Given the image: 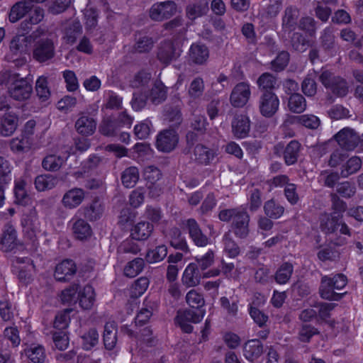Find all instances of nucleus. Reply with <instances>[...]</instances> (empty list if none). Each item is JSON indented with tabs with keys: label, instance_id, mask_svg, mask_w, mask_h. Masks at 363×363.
I'll return each mask as SVG.
<instances>
[{
	"label": "nucleus",
	"instance_id": "obj_1",
	"mask_svg": "<svg viewBox=\"0 0 363 363\" xmlns=\"http://www.w3.org/2000/svg\"><path fill=\"white\" fill-rule=\"evenodd\" d=\"M60 297L64 303L72 305L78 302L82 308L89 310L94 306L95 291L90 285H72L63 290Z\"/></svg>",
	"mask_w": 363,
	"mask_h": 363
},
{
	"label": "nucleus",
	"instance_id": "obj_2",
	"mask_svg": "<svg viewBox=\"0 0 363 363\" xmlns=\"http://www.w3.org/2000/svg\"><path fill=\"white\" fill-rule=\"evenodd\" d=\"M223 221L233 220V228L235 235L240 238L245 237L248 233L249 216L240 209L223 210L219 213Z\"/></svg>",
	"mask_w": 363,
	"mask_h": 363
},
{
	"label": "nucleus",
	"instance_id": "obj_3",
	"mask_svg": "<svg viewBox=\"0 0 363 363\" xmlns=\"http://www.w3.org/2000/svg\"><path fill=\"white\" fill-rule=\"evenodd\" d=\"M35 45L33 57L38 62H45L53 57L55 47L52 41L44 35V30L39 29L33 33Z\"/></svg>",
	"mask_w": 363,
	"mask_h": 363
},
{
	"label": "nucleus",
	"instance_id": "obj_4",
	"mask_svg": "<svg viewBox=\"0 0 363 363\" xmlns=\"http://www.w3.org/2000/svg\"><path fill=\"white\" fill-rule=\"evenodd\" d=\"M219 274L220 270L218 269H213L201 273L197 264L191 262L184 269L181 281L186 288L195 287L200 284L202 279L216 277Z\"/></svg>",
	"mask_w": 363,
	"mask_h": 363
},
{
	"label": "nucleus",
	"instance_id": "obj_5",
	"mask_svg": "<svg viewBox=\"0 0 363 363\" xmlns=\"http://www.w3.org/2000/svg\"><path fill=\"white\" fill-rule=\"evenodd\" d=\"M296 13L292 9H286L283 18V28L284 32L288 33V36L291 38L292 47L298 52H303L309 46V41L298 33H294L292 35L291 33V27L295 23Z\"/></svg>",
	"mask_w": 363,
	"mask_h": 363
},
{
	"label": "nucleus",
	"instance_id": "obj_6",
	"mask_svg": "<svg viewBox=\"0 0 363 363\" xmlns=\"http://www.w3.org/2000/svg\"><path fill=\"white\" fill-rule=\"evenodd\" d=\"M206 314L205 309L188 308L179 311L176 318L177 323L185 333H191L193 330L191 323L201 322Z\"/></svg>",
	"mask_w": 363,
	"mask_h": 363
},
{
	"label": "nucleus",
	"instance_id": "obj_7",
	"mask_svg": "<svg viewBox=\"0 0 363 363\" xmlns=\"http://www.w3.org/2000/svg\"><path fill=\"white\" fill-rule=\"evenodd\" d=\"M24 236L32 242L45 235V232L35 213L22 219Z\"/></svg>",
	"mask_w": 363,
	"mask_h": 363
},
{
	"label": "nucleus",
	"instance_id": "obj_8",
	"mask_svg": "<svg viewBox=\"0 0 363 363\" xmlns=\"http://www.w3.org/2000/svg\"><path fill=\"white\" fill-rule=\"evenodd\" d=\"M10 82L9 93L11 97L16 100L29 98L33 89L29 82L16 74H11Z\"/></svg>",
	"mask_w": 363,
	"mask_h": 363
},
{
	"label": "nucleus",
	"instance_id": "obj_9",
	"mask_svg": "<svg viewBox=\"0 0 363 363\" xmlns=\"http://www.w3.org/2000/svg\"><path fill=\"white\" fill-rule=\"evenodd\" d=\"M320 79L323 84L339 96H344L348 93L349 87L343 79L335 77L328 71L322 72Z\"/></svg>",
	"mask_w": 363,
	"mask_h": 363
},
{
	"label": "nucleus",
	"instance_id": "obj_10",
	"mask_svg": "<svg viewBox=\"0 0 363 363\" xmlns=\"http://www.w3.org/2000/svg\"><path fill=\"white\" fill-rule=\"evenodd\" d=\"M30 39L31 36H16L11 42L10 50L6 57L7 60L11 62L17 61L23 53L27 52L29 50Z\"/></svg>",
	"mask_w": 363,
	"mask_h": 363
},
{
	"label": "nucleus",
	"instance_id": "obj_11",
	"mask_svg": "<svg viewBox=\"0 0 363 363\" xmlns=\"http://www.w3.org/2000/svg\"><path fill=\"white\" fill-rule=\"evenodd\" d=\"M279 107V99L274 93L267 91L260 96L259 108L260 113L264 117H272L278 111Z\"/></svg>",
	"mask_w": 363,
	"mask_h": 363
},
{
	"label": "nucleus",
	"instance_id": "obj_12",
	"mask_svg": "<svg viewBox=\"0 0 363 363\" xmlns=\"http://www.w3.org/2000/svg\"><path fill=\"white\" fill-rule=\"evenodd\" d=\"M177 11V6L173 1L157 3L151 7L150 16L154 21H162L173 16Z\"/></svg>",
	"mask_w": 363,
	"mask_h": 363
},
{
	"label": "nucleus",
	"instance_id": "obj_13",
	"mask_svg": "<svg viewBox=\"0 0 363 363\" xmlns=\"http://www.w3.org/2000/svg\"><path fill=\"white\" fill-rule=\"evenodd\" d=\"M13 267L15 274L26 283L29 281L35 272V266L33 262L25 257L16 258L13 262Z\"/></svg>",
	"mask_w": 363,
	"mask_h": 363
},
{
	"label": "nucleus",
	"instance_id": "obj_14",
	"mask_svg": "<svg viewBox=\"0 0 363 363\" xmlns=\"http://www.w3.org/2000/svg\"><path fill=\"white\" fill-rule=\"evenodd\" d=\"M69 148L64 147L54 154H50L43 161V167L48 171H56L60 168L70 153Z\"/></svg>",
	"mask_w": 363,
	"mask_h": 363
},
{
	"label": "nucleus",
	"instance_id": "obj_15",
	"mask_svg": "<svg viewBox=\"0 0 363 363\" xmlns=\"http://www.w3.org/2000/svg\"><path fill=\"white\" fill-rule=\"evenodd\" d=\"M250 86L248 83L238 84L233 89L230 95V103L235 107H243L250 99Z\"/></svg>",
	"mask_w": 363,
	"mask_h": 363
},
{
	"label": "nucleus",
	"instance_id": "obj_16",
	"mask_svg": "<svg viewBox=\"0 0 363 363\" xmlns=\"http://www.w3.org/2000/svg\"><path fill=\"white\" fill-rule=\"evenodd\" d=\"M20 245L17 233L12 225H6L0 238V249L6 252H12Z\"/></svg>",
	"mask_w": 363,
	"mask_h": 363
},
{
	"label": "nucleus",
	"instance_id": "obj_17",
	"mask_svg": "<svg viewBox=\"0 0 363 363\" xmlns=\"http://www.w3.org/2000/svg\"><path fill=\"white\" fill-rule=\"evenodd\" d=\"M178 143V136L173 130H164L159 134L157 147L160 151L169 152L173 150Z\"/></svg>",
	"mask_w": 363,
	"mask_h": 363
},
{
	"label": "nucleus",
	"instance_id": "obj_18",
	"mask_svg": "<svg viewBox=\"0 0 363 363\" xmlns=\"http://www.w3.org/2000/svg\"><path fill=\"white\" fill-rule=\"evenodd\" d=\"M11 150L16 154H24L36 149L33 138L28 135L13 138L10 142Z\"/></svg>",
	"mask_w": 363,
	"mask_h": 363
},
{
	"label": "nucleus",
	"instance_id": "obj_19",
	"mask_svg": "<svg viewBox=\"0 0 363 363\" xmlns=\"http://www.w3.org/2000/svg\"><path fill=\"white\" fill-rule=\"evenodd\" d=\"M335 140L340 147L347 150L354 149L359 140L354 130L347 128L339 131L335 135Z\"/></svg>",
	"mask_w": 363,
	"mask_h": 363
},
{
	"label": "nucleus",
	"instance_id": "obj_20",
	"mask_svg": "<svg viewBox=\"0 0 363 363\" xmlns=\"http://www.w3.org/2000/svg\"><path fill=\"white\" fill-rule=\"evenodd\" d=\"M209 57V50L208 48L201 43H194L191 45L189 50V61L196 65L205 64Z\"/></svg>",
	"mask_w": 363,
	"mask_h": 363
},
{
	"label": "nucleus",
	"instance_id": "obj_21",
	"mask_svg": "<svg viewBox=\"0 0 363 363\" xmlns=\"http://www.w3.org/2000/svg\"><path fill=\"white\" fill-rule=\"evenodd\" d=\"M85 198V192L79 188H74L67 191L62 197L63 206L69 209L79 206Z\"/></svg>",
	"mask_w": 363,
	"mask_h": 363
},
{
	"label": "nucleus",
	"instance_id": "obj_22",
	"mask_svg": "<svg viewBox=\"0 0 363 363\" xmlns=\"http://www.w3.org/2000/svg\"><path fill=\"white\" fill-rule=\"evenodd\" d=\"M75 263L71 259H65L56 266L55 277L59 281H66L71 279L76 273Z\"/></svg>",
	"mask_w": 363,
	"mask_h": 363
},
{
	"label": "nucleus",
	"instance_id": "obj_23",
	"mask_svg": "<svg viewBox=\"0 0 363 363\" xmlns=\"http://www.w3.org/2000/svg\"><path fill=\"white\" fill-rule=\"evenodd\" d=\"M250 128V121L246 115L237 116L233 123L232 129L234 135L238 138H244L247 136Z\"/></svg>",
	"mask_w": 363,
	"mask_h": 363
},
{
	"label": "nucleus",
	"instance_id": "obj_24",
	"mask_svg": "<svg viewBox=\"0 0 363 363\" xmlns=\"http://www.w3.org/2000/svg\"><path fill=\"white\" fill-rule=\"evenodd\" d=\"M21 356L26 357L30 363H43L45 359L43 347L32 344L23 349Z\"/></svg>",
	"mask_w": 363,
	"mask_h": 363
},
{
	"label": "nucleus",
	"instance_id": "obj_25",
	"mask_svg": "<svg viewBox=\"0 0 363 363\" xmlns=\"http://www.w3.org/2000/svg\"><path fill=\"white\" fill-rule=\"evenodd\" d=\"M262 345L258 340H250L245 344L243 353L245 358L256 363L262 354Z\"/></svg>",
	"mask_w": 363,
	"mask_h": 363
},
{
	"label": "nucleus",
	"instance_id": "obj_26",
	"mask_svg": "<svg viewBox=\"0 0 363 363\" xmlns=\"http://www.w3.org/2000/svg\"><path fill=\"white\" fill-rule=\"evenodd\" d=\"M181 50L176 48L171 42L163 44L158 52V58L164 64H169L172 60L178 57Z\"/></svg>",
	"mask_w": 363,
	"mask_h": 363
},
{
	"label": "nucleus",
	"instance_id": "obj_27",
	"mask_svg": "<svg viewBox=\"0 0 363 363\" xmlns=\"http://www.w3.org/2000/svg\"><path fill=\"white\" fill-rule=\"evenodd\" d=\"M186 227L189 230L190 237L197 246L204 247L209 243L208 238L202 233L197 223L194 220H188L186 221Z\"/></svg>",
	"mask_w": 363,
	"mask_h": 363
},
{
	"label": "nucleus",
	"instance_id": "obj_28",
	"mask_svg": "<svg viewBox=\"0 0 363 363\" xmlns=\"http://www.w3.org/2000/svg\"><path fill=\"white\" fill-rule=\"evenodd\" d=\"M71 223H72V233L76 238L85 240L91 236V227L84 220L73 218Z\"/></svg>",
	"mask_w": 363,
	"mask_h": 363
},
{
	"label": "nucleus",
	"instance_id": "obj_29",
	"mask_svg": "<svg viewBox=\"0 0 363 363\" xmlns=\"http://www.w3.org/2000/svg\"><path fill=\"white\" fill-rule=\"evenodd\" d=\"M75 127L79 134L90 135L94 133L96 124L92 118L87 116H82L76 121Z\"/></svg>",
	"mask_w": 363,
	"mask_h": 363
},
{
	"label": "nucleus",
	"instance_id": "obj_30",
	"mask_svg": "<svg viewBox=\"0 0 363 363\" xmlns=\"http://www.w3.org/2000/svg\"><path fill=\"white\" fill-rule=\"evenodd\" d=\"M26 186V182L23 178H19L15 181L14 195L16 202L23 206L28 205L30 201Z\"/></svg>",
	"mask_w": 363,
	"mask_h": 363
},
{
	"label": "nucleus",
	"instance_id": "obj_31",
	"mask_svg": "<svg viewBox=\"0 0 363 363\" xmlns=\"http://www.w3.org/2000/svg\"><path fill=\"white\" fill-rule=\"evenodd\" d=\"M340 219L339 212H334L333 214H323L320 216V227L325 233H330L336 231L337 220Z\"/></svg>",
	"mask_w": 363,
	"mask_h": 363
},
{
	"label": "nucleus",
	"instance_id": "obj_32",
	"mask_svg": "<svg viewBox=\"0 0 363 363\" xmlns=\"http://www.w3.org/2000/svg\"><path fill=\"white\" fill-rule=\"evenodd\" d=\"M153 228L147 222L142 221L137 223L131 230V236L138 240L147 239L152 232Z\"/></svg>",
	"mask_w": 363,
	"mask_h": 363
},
{
	"label": "nucleus",
	"instance_id": "obj_33",
	"mask_svg": "<svg viewBox=\"0 0 363 363\" xmlns=\"http://www.w3.org/2000/svg\"><path fill=\"white\" fill-rule=\"evenodd\" d=\"M334 290L335 289L332 286V281L330 277H323L320 288L321 297L328 300H339L341 298L342 294L336 293Z\"/></svg>",
	"mask_w": 363,
	"mask_h": 363
},
{
	"label": "nucleus",
	"instance_id": "obj_34",
	"mask_svg": "<svg viewBox=\"0 0 363 363\" xmlns=\"http://www.w3.org/2000/svg\"><path fill=\"white\" fill-rule=\"evenodd\" d=\"M18 118L15 115L6 113L3 117L1 125L0 133L3 136L11 135L17 128Z\"/></svg>",
	"mask_w": 363,
	"mask_h": 363
},
{
	"label": "nucleus",
	"instance_id": "obj_35",
	"mask_svg": "<svg viewBox=\"0 0 363 363\" xmlns=\"http://www.w3.org/2000/svg\"><path fill=\"white\" fill-rule=\"evenodd\" d=\"M288 108L294 113H302L306 108V101L301 94L295 93L289 98Z\"/></svg>",
	"mask_w": 363,
	"mask_h": 363
},
{
	"label": "nucleus",
	"instance_id": "obj_36",
	"mask_svg": "<svg viewBox=\"0 0 363 363\" xmlns=\"http://www.w3.org/2000/svg\"><path fill=\"white\" fill-rule=\"evenodd\" d=\"M196 160L201 164H207L213 160L216 152L203 145H197L194 150Z\"/></svg>",
	"mask_w": 363,
	"mask_h": 363
},
{
	"label": "nucleus",
	"instance_id": "obj_37",
	"mask_svg": "<svg viewBox=\"0 0 363 363\" xmlns=\"http://www.w3.org/2000/svg\"><path fill=\"white\" fill-rule=\"evenodd\" d=\"M56 178L50 174L40 175L35 179V188L39 191L51 189L56 185Z\"/></svg>",
	"mask_w": 363,
	"mask_h": 363
},
{
	"label": "nucleus",
	"instance_id": "obj_38",
	"mask_svg": "<svg viewBox=\"0 0 363 363\" xmlns=\"http://www.w3.org/2000/svg\"><path fill=\"white\" fill-rule=\"evenodd\" d=\"M208 2L207 0H200L197 4L187 7L186 14L191 19H194L207 13Z\"/></svg>",
	"mask_w": 363,
	"mask_h": 363
},
{
	"label": "nucleus",
	"instance_id": "obj_39",
	"mask_svg": "<svg viewBox=\"0 0 363 363\" xmlns=\"http://www.w3.org/2000/svg\"><path fill=\"white\" fill-rule=\"evenodd\" d=\"M82 32V26L79 21H74L69 24V27L65 28L63 37L65 43L72 44L75 42L77 36Z\"/></svg>",
	"mask_w": 363,
	"mask_h": 363
},
{
	"label": "nucleus",
	"instance_id": "obj_40",
	"mask_svg": "<svg viewBox=\"0 0 363 363\" xmlns=\"http://www.w3.org/2000/svg\"><path fill=\"white\" fill-rule=\"evenodd\" d=\"M186 301L192 308L204 309L205 300L201 294L194 289L190 290L186 295Z\"/></svg>",
	"mask_w": 363,
	"mask_h": 363
},
{
	"label": "nucleus",
	"instance_id": "obj_41",
	"mask_svg": "<svg viewBox=\"0 0 363 363\" xmlns=\"http://www.w3.org/2000/svg\"><path fill=\"white\" fill-rule=\"evenodd\" d=\"M144 261L141 258H136L129 262L124 267V274L128 277H135L143 270Z\"/></svg>",
	"mask_w": 363,
	"mask_h": 363
},
{
	"label": "nucleus",
	"instance_id": "obj_42",
	"mask_svg": "<svg viewBox=\"0 0 363 363\" xmlns=\"http://www.w3.org/2000/svg\"><path fill=\"white\" fill-rule=\"evenodd\" d=\"M293 272L291 264L285 262L277 269L275 274V280L279 284H285L289 280Z\"/></svg>",
	"mask_w": 363,
	"mask_h": 363
},
{
	"label": "nucleus",
	"instance_id": "obj_43",
	"mask_svg": "<svg viewBox=\"0 0 363 363\" xmlns=\"http://www.w3.org/2000/svg\"><path fill=\"white\" fill-rule=\"evenodd\" d=\"M167 255V247L164 245L156 247L155 249L150 250L146 255V260L150 263H157Z\"/></svg>",
	"mask_w": 363,
	"mask_h": 363
},
{
	"label": "nucleus",
	"instance_id": "obj_44",
	"mask_svg": "<svg viewBox=\"0 0 363 363\" xmlns=\"http://www.w3.org/2000/svg\"><path fill=\"white\" fill-rule=\"evenodd\" d=\"M139 179V172L136 167L126 169L122 175V182L127 188L133 187Z\"/></svg>",
	"mask_w": 363,
	"mask_h": 363
},
{
	"label": "nucleus",
	"instance_id": "obj_45",
	"mask_svg": "<svg viewBox=\"0 0 363 363\" xmlns=\"http://www.w3.org/2000/svg\"><path fill=\"white\" fill-rule=\"evenodd\" d=\"M146 99H150L153 104H159L166 98V90L162 83L156 84L152 89L149 96H145Z\"/></svg>",
	"mask_w": 363,
	"mask_h": 363
},
{
	"label": "nucleus",
	"instance_id": "obj_46",
	"mask_svg": "<svg viewBox=\"0 0 363 363\" xmlns=\"http://www.w3.org/2000/svg\"><path fill=\"white\" fill-rule=\"evenodd\" d=\"M35 90L37 95L43 101L48 100L50 96V91L48 86L47 78L41 76L36 81Z\"/></svg>",
	"mask_w": 363,
	"mask_h": 363
},
{
	"label": "nucleus",
	"instance_id": "obj_47",
	"mask_svg": "<svg viewBox=\"0 0 363 363\" xmlns=\"http://www.w3.org/2000/svg\"><path fill=\"white\" fill-rule=\"evenodd\" d=\"M29 6L26 2H18L15 4L10 12L9 20L11 22H16L28 11Z\"/></svg>",
	"mask_w": 363,
	"mask_h": 363
},
{
	"label": "nucleus",
	"instance_id": "obj_48",
	"mask_svg": "<svg viewBox=\"0 0 363 363\" xmlns=\"http://www.w3.org/2000/svg\"><path fill=\"white\" fill-rule=\"evenodd\" d=\"M361 160L357 157H352L343 165L341 174L344 177L357 172L361 167Z\"/></svg>",
	"mask_w": 363,
	"mask_h": 363
},
{
	"label": "nucleus",
	"instance_id": "obj_49",
	"mask_svg": "<svg viewBox=\"0 0 363 363\" xmlns=\"http://www.w3.org/2000/svg\"><path fill=\"white\" fill-rule=\"evenodd\" d=\"M299 144L296 141H291L287 145L284 152V159L288 165L293 164L296 162Z\"/></svg>",
	"mask_w": 363,
	"mask_h": 363
},
{
	"label": "nucleus",
	"instance_id": "obj_50",
	"mask_svg": "<svg viewBox=\"0 0 363 363\" xmlns=\"http://www.w3.org/2000/svg\"><path fill=\"white\" fill-rule=\"evenodd\" d=\"M315 78V73H310L302 82V91L308 96H312L316 93L317 87Z\"/></svg>",
	"mask_w": 363,
	"mask_h": 363
},
{
	"label": "nucleus",
	"instance_id": "obj_51",
	"mask_svg": "<svg viewBox=\"0 0 363 363\" xmlns=\"http://www.w3.org/2000/svg\"><path fill=\"white\" fill-rule=\"evenodd\" d=\"M104 212L102 204L96 201L88 208L84 209V216L90 220H96L99 219Z\"/></svg>",
	"mask_w": 363,
	"mask_h": 363
},
{
	"label": "nucleus",
	"instance_id": "obj_52",
	"mask_svg": "<svg viewBox=\"0 0 363 363\" xmlns=\"http://www.w3.org/2000/svg\"><path fill=\"white\" fill-rule=\"evenodd\" d=\"M297 121L302 125L310 129H316L320 124V119L313 114H304L297 117Z\"/></svg>",
	"mask_w": 363,
	"mask_h": 363
},
{
	"label": "nucleus",
	"instance_id": "obj_53",
	"mask_svg": "<svg viewBox=\"0 0 363 363\" xmlns=\"http://www.w3.org/2000/svg\"><path fill=\"white\" fill-rule=\"evenodd\" d=\"M104 341L105 347L108 350H111L115 346L116 342V336L115 328L112 325H106L104 334Z\"/></svg>",
	"mask_w": 363,
	"mask_h": 363
},
{
	"label": "nucleus",
	"instance_id": "obj_54",
	"mask_svg": "<svg viewBox=\"0 0 363 363\" xmlns=\"http://www.w3.org/2000/svg\"><path fill=\"white\" fill-rule=\"evenodd\" d=\"M151 123L147 120L140 122L134 128L135 135L140 140L147 138L151 133Z\"/></svg>",
	"mask_w": 363,
	"mask_h": 363
},
{
	"label": "nucleus",
	"instance_id": "obj_55",
	"mask_svg": "<svg viewBox=\"0 0 363 363\" xmlns=\"http://www.w3.org/2000/svg\"><path fill=\"white\" fill-rule=\"evenodd\" d=\"M265 213L272 218H279L284 213V208L277 205L274 201H267L264 206Z\"/></svg>",
	"mask_w": 363,
	"mask_h": 363
},
{
	"label": "nucleus",
	"instance_id": "obj_56",
	"mask_svg": "<svg viewBox=\"0 0 363 363\" xmlns=\"http://www.w3.org/2000/svg\"><path fill=\"white\" fill-rule=\"evenodd\" d=\"M149 286V280L146 277H140L133 285L131 288V295L133 296H140L147 290Z\"/></svg>",
	"mask_w": 363,
	"mask_h": 363
},
{
	"label": "nucleus",
	"instance_id": "obj_57",
	"mask_svg": "<svg viewBox=\"0 0 363 363\" xmlns=\"http://www.w3.org/2000/svg\"><path fill=\"white\" fill-rule=\"evenodd\" d=\"M99 335L96 330L91 329L82 336V345L84 349L88 350L98 342Z\"/></svg>",
	"mask_w": 363,
	"mask_h": 363
},
{
	"label": "nucleus",
	"instance_id": "obj_58",
	"mask_svg": "<svg viewBox=\"0 0 363 363\" xmlns=\"http://www.w3.org/2000/svg\"><path fill=\"white\" fill-rule=\"evenodd\" d=\"M257 84L260 89H272L275 86L276 78L271 74L264 73L257 79Z\"/></svg>",
	"mask_w": 363,
	"mask_h": 363
},
{
	"label": "nucleus",
	"instance_id": "obj_59",
	"mask_svg": "<svg viewBox=\"0 0 363 363\" xmlns=\"http://www.w3.org/2000/svg\"><path fill=\"white\" fill-rule=\"evenodd\" d=\"M289 55L286 52H280L277 58L272 61V67L274 71L279 72L284 69L289 63Z\"/></svg>",
	"mask_w": 363,
	"mask_h": 363
},
{
	"label": "nucleus",
	"instance_id": "obj_60",
	"mask_svg": "<svg viewBox=\"0 0 363 363\" xmlns=\"http://www.w3.org/2000/svg\"><path fill=\"white\" fill-rule=\"evenodd\" d=\"M0 315L4 321L11 320L14 317V309L7 301L0 302Z\"/></svg>",
	"mask_w": 363,
	"mask_h": 363
},
{
	"label": "nucleus",
	"instance_id": "obj_61",
	"mask_svg": "<svg viewBox=\"0 0 363 363\" xmlns=\"http://www.w3.org/2000/svg\"><path fill=\"white\" fill-rule=\"evenodd\" d=\"M171 245L176 249L185 250L187 247L186 242L182 236L180 231L177 229L174 230L171 234Z\"/></svg>",
	"mask_w": 363,
	"mask_h": 363
},
{
	"label": "nucleus",
	"instance_id": "obj_62",
	"mask_svg": "<svg viewBox=\"0 0 363 363\" xmlns=\"http://www.w3.org/2000/svg\"><path fill=\"white\" fill-rule=\"evenodd\" d=\"M204 89L203 81L201 78H196L192 81L189 89V95L193 98L200 96Z\"/></svg>",
	"mask_w": 363,
	"mask_h": 363
},
{
	"label": "nucleus",
	"instance_id": "obj_63",
	"mask_svg": "<svg viewBox=\"0 0 363 363\" xmlns=\"http://www.w3.org/2000/svg\"><path fill=\"white\" fill-rule=\"evenodd\" d=\"M4 337L11 341L13 346L18 347L21 343L19 333L16 327L6 328L4 332Z\"/></svg>",
	"mask_w": 363,
	"mask_h": 363
},
{
	"label": "nucleus",
	"instance_id": "obj_64",
	"mask_svg": "<svg viewBox=\"0 0 363 363\" xmlns=\"http://www.w3.org/2000/svg\"><path fill=\"white\" fill-rule=\"evenodd\" d=\"M53 341L57 349L65 350L69 345V339L67 334L64 331H60L54 333Z\"/></svg>",
	"mask_w": 363,
	"mask_h": 363
}]
</instances>
